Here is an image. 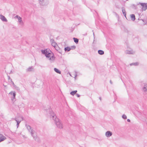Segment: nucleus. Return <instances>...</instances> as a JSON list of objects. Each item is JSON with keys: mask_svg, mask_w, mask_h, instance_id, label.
Instances as JSON below:
<instances>
[{"mask_svg": "<svg viewBox=\"0 0 147 147\" xmlns=\"http://www.w3.org/2000/svg\"><path fill=\"white\" fill-rule=\"evenodd\" d=\"M139 65V63L138 62H136L135 63H131L130 64V65L131 66V65H135V66H137Z\"/></svg>", "mask_w": 147, "mask_h": 147, "instance_id": "obj_18", "label": "nucleus"}, {"mask_svg": "<svg viewBox=\"0 0 147 147\" xmlns=\"http://www.w3.org/2000/svg\"><path fill=\"white\" fill-rule=\"evenodd\" d=\"M32 67H29V68H28V69H27L28 71H32Z\"/></svg>", "mask_w": 147, "mask_h": 147, "instance_id": "obj_27", "label": "nucleus"}, {"mask_svg": "<svg viewBox=\"0 0 147 147\" xmlns=\"http://www.w3.org/2000/svg\"><path fill=\"white\" fill-rule=\"evenodd\" d=\"M11 83L12 85H13V86L14 87H16V86L15 85L14 82H13V81H12V80L11 79Z\"/></svg>", "mask_w": 147, "mask_h": 147, "instance_id": "obj_26", "label": "nucleus"}, {"mask_svg": "<svg viewBox=\"0 0 147 147\" xmlns=\"http://www.w3.org/2000/svg\"><path fill=\"white\" fill-rule=\"evenodd\" d=\"M76 46H73L70 47L71 50H74L76 48Z\"/></svg>", "mask_w": 147, "mask_h": 147, "instance_id": "obj_24", "label": "nucleus"}, {"mask_svg": "<svg viewBox=\"0 0 147 147\" xmlns=\"http://www.w3.org/2000/svg\"><path fill=\"white\" fill-rule=\"evenodd\" d=\"M21 119H22V120H21V121H23V120H24V119H23V117H21Z\"/></svg>", "mask_w": 147, "mask_h": 147, "instance_id": "obj_38", "label": "nucleus"}, {"mask_svg": "<svg viewBox=\"0 0 147 147\" xmlns=\"http://www.w3.org/2000/svg\"><path fill=\"white\" fill-rule=\"evenodd\" d=\"M40 1V4L42 6H45L47 5L49 3V0H39Z\"/></svg>", "mask_w": 147, "mask_h": 147, "instance_id": "obj_5", "label": "nucleus"}, {"mask_svg": "<svg viewBox=\"0 0 147 147\" xmlns=\"http://www.w3.org/2000/svg\"><path fill=\"white\" fill-rule=\"evenodd\" d=\"M136 38L137 40H138V37H136Z\"/></svg>", "mask_w": 147, "mask_h": 147, "instance_id": "obj_39", "label": "nucleus"}, {"mask_svg": "<svg viewBox=\"0 0 147 147\" xmlns=\"http://www.w3.org/2000/svg\"><path fill=\"white\" fill-rule=\"evenodd\" d=\"M70 74V76H71V74Z\"/></svg>", "mask_w": 147, "mask_h": 147, "instance_id": "obj_41", "label": "nucleus"}, {"mask_svg": "<svg viewBox=\"0 0 147 147\" xmlns=\"http://www.w3.org/2000/svg\"><path fill=\"white\" fill-rule=\"evenodd\" d=\"M125 53L127 54H133L135 53L134 51H133L132 50H127L125 52Z\"/></svg>", "mask_w": 147, "mask_h": 147, "instance_id": "obj_10", "label": "nucleus"}, {"mask_svg": "<svg viewBox=\"0 0 147 147\" xmlns=\"http://www.w3.org/2000/svg\"><path fill=\"white\" fill-rule=\"evenodd\" d=\"M26 126L29 132H30L32 136L35 141L37 140V136L35 131L33 130L30 126L27 124H26Z\"/></svg>", "mask_w": 147, "mask_h": 147, "instance_id": "obj_3", "label": "nucleus"}, {"mask_svg": "<svg viewBox=\"0 0 147 147\" xmlns=\"http://www.w3.org/2000/svg\"><path fill=\"white\" fill-rule=\"evenodd\" d=\"M131 20L133 21H134L136 19L135 16L134 14L131 15Z\"/></svg>", "mask_w": 147, "mask_h": 147, "instance_id": "obj_16", "label": "nucleus"}, {"mask_svg": "<svg viewBox=\"0 0 147 147\" xmlns=\"http://www.w3.org/2000/svg\"><path fill=\"white\" fill-rule=\"evenodd\" d=\"M142 89L144 91H147V84H145L144 85V87Z\"/></svg>", "mask_w": 147, "mask_h": 147, "instance_id": "obj_12", "label": "nucleus"}, {"mask_svg": "<svg viewBox=\"0 0 147 147\" xmlns=\"http://www.w3.org/2000/svg\"><path fill=\"white\" fill-rule=\"evenodd\" d=\"M76 95L78 97H80V95L78 94H76Z\"/></svg>", "mask_w": 147, "mask_h": 147, "instance_id": "obj_31", "label": "nucleus"}, {"mask_svg": "<svg viewBox=\"0 0 147 147\" xmlns=\"http://www.w3.org/2000/svg\"><path fill=\"white\" fill-rule=\"evenodd\" d=\"M122 117L124 119H126L127 118L125 114H123L122 115Z\"/></svg>", "mask_w": 147, "mask_h": 147, "instance_id": "obj_25", "label": "nucleus"}, {"mask_svg": "<svg viewBox=\"0 0 147 147\" xmlns=\"http://www.w3.org/2000/svg\"><path fill=\"white\" fill-rule=\"evenodd\" d=\"M16 17L17 18H18V19L19 18V17H20L19 16H18V15H17L16 16Z\"/></svg>", "mask_w": 147, "mask_h": 147, "instance_id": "obj_36", "label": "nucleus"}, {"mask_svg": "<svg viewBox=\"0 0 147 147\" xmlns=\"http://www.w3.org/2000/svg\"><path fill=\"white\" fill-rule=\"evenodd\" d=\"M42 53L45 55L47 58H49V60L51 62H53L55 59L54 53L51 51L49 49H46L45 50H41Z\"/></svg>", "mask_w": 147, "mask_h": 147, "instance_id": "obj_2", "label": "nucleus"}, {"mask_svg": "<svg viewBox=\"0 0 147 147\" xmlns=\"http://www.w3.org/2000/svg\"><path fill=\"white\" fill-rule=\"evenodd\" d=\"M14 120L16 121L17 124L16 125L17 127L18 128L19 126V125L20 124V123L21 121V120L20 121H18L17 120V119L16 118H15L14 119Z\"/></svg>", "mask_w": 147, "mask_h": 147, "instance_id": "obj_13", "label": "nucleus"}, {"mask_svg": "<svg viewBox=\"0 0 147 147\" xmlns=\"http://www.w3.org/2000/svg\"><path fill=\"white\" fill-rule=\"evenodd\" d=\"M98 53L100 55H102L104 54V52L103 51L99 50L98 51Z\"/></svg>", "mask_w": 147, "mask_h": 147, "instance_id": "obj_17", "label": "nucleus"}, {"mask_svg": "<svg viewBox=\"0 0 147 147\" xmlns=\"http://www.w3.org/2000/svg\"><path fill=\"white\" fill-rule=\"evenodd\" d=\"M127 121L128 122H130V120L129 119H127Z\"/></svg>", "mask_w": 147, "mask_h": 147, "instance_id": "obj_35", "label": "nucleus"}, {"mask_svg": "<svg viewBox=\"0 0 147 147\" xmlns=\"http://www.w3.org/2000/svg\"><path fill=\"white\" fill-rule=\"evenodd\" d=\"M73 39L74 40V42L76 43L77 44L79 40L78 39L75 38H73Z\"/></svg>", "mask_w": 147, "mask_h": 147, "instance_id": "obj_19", "label": "nucleus"}, {"mask_svg": "<svg viewBox=\"0 0 147 147\" xmlns=\"http://www.w3.org/2000/svg\"><path fill=\"white\" fill-rule=\"evenodd\" d=\"M64 50L66 52H69L71 50V49L70 48V47H65L64 48Z\"/></svg>", "mask_w": 147, "mask_h": 147, "instance_id": "obj_14", "label": "nucleus"}, {"mask_svg": "<svg viewBox=\"0 0 147 147\" xmlns=\"http://www.w3.org/2000/svg\"><path fill=\"white\" fill-rule=\"evenodd\" d=\"M55 48L56 50H57V51H58V50H59V49H60L59 47H56Z\"/></svg>", "mask_w": 147, "mask_h": 147, "instance_id": "obj_28", "label": "nucleus"}, {"mask_svg": "<svg viewBox=\"0 0 147 147\" xmlns=\"http://www.w3.org/2000/svg\"><path fill=\"white\" fill-rule=\"evenodd\" d=\"M131 7L132 8L134 9H137V8L136 7V5L135 4H132L131 5Z\"/></svg>", "mask_w": 147, "mask_h": 147, "instance_id": "obj_21", "label": "nucleus"}, {"mask_svg": "<svg viewBox=\"0 0 147 147\" xmlns=\"http://www.w3.org/2000/svg\"><path fill=\"white\" fill-rule=\"evenodd\" d=\"M93 35H94V33H93Z\"/></svg>", "mask_w": 147, "mask_h": 147, "instance_id": "obj_42", "label": "nucleus"}, {"mask_svg": "<svg viewBox=\"0 0 147 147\" xmlns=\"http://www.w3.org/2000/svg\"><path fill=\"white\" fill-rule=\"evenodd\" d=\"M0 19L3 22H7V20L5 17L3 15L1 14L0 15Z\"/></svg>", "mask_w": 147, "mask_h": 147, "instance_id": "obj_7", "label": "nucleus"}, {"mask_svg": "<svg viewBox=\"0 0 147 147\" xmlns=\"http://www.w3.org/2000/svg\"><path fill=\"white\" fill-rule=\"evenodd\" d=\"M146 24H147V22H146Z\"/></svg>", "mask_w": 147, "mask_h": 147, "instance_id": "obj_43", "label": "nucleus"}, {"mask_svg": "<svg viewBox=\"0 0 147 147\" xmlns=\"http://www.w3.org/2000/svg\"><path fill=\"white\" fill-rule=\"evenodd\" d=\"M99 99L100 100H101V98L100 97H99Z\"/></svg>", "mask_w": 147, "mask_h": 147, "instance_id": "obj_40", "label": "nucleus"}, {"mask_svg": "<svg viewBox=\"0 0 147 147\" xmlns=\"http://www.w3.org/2000/svg\"><path fill=\"white\" fill-rule=\"evenodd\" d=\"M57 44L55 42H53L51 43V45L54 47H55L56 45Z\"/></svg>", "mask_w": 147, "mask_h": 147, "instance_id": "obj_22", "label": "nucleus"}, {"mask_svg": "<svg viewBox=\"0 0 147 147\" xmlns=\"http://www.w3.org/2000/svg\"><path fill=\"white\" fill-rule=\"evenodd\" d=\"M77 76V75L76 73L75 74V77H74L75 78Z\"/></svg>", "mask_w": 147, "mask_h": 147, "instance_id": "obj_37", "label": "nucleus"}, {"mask_svg": "<svg viewBox=\"0 0 147 147\" xmlns=\"http://www.w3.org/2000/svg\"><path fill=\"white\" fill-rule=\"evenodd\" d=\"M49 115L51 119H53L57 127L58 128L61 129L63 127L62 123L59 119L57 117L55 114L53 113L52 110L51 109H49Z\"/></svg>", "mask_w": 147, "mask_h": 147, "instance_id": "obj_1", "label": "nucleus"}, {"mask_svg": "<svg viewBox=\"0 0 147 147\" xmlns=\"http://www.w3.org/2000/svg\"><path fill=\"white\" fill-rule=\"evenodd\" d=\"M18 19V21L20 23H21L22 22V18L20 17H19V18Z\"/></svg>", "mask_w": 147, "mask_h": 147, "instance_id": "obj_23", "label": "nucleus"}, {"mask_svg": "<svg viewBox=\"0 0 147 147\" xmlns=\"http://www.w3.org/2000/svg\"><path fill=\"white\" fill-rule=\"evenodd\" d=\"M58 51L59 53H60L61 54V51L60 50V49H59V50Z\"/></svg>", "mask_w": 147, "mask_h": 147, "instance_id": "obj_30", "label": "nucleus"}, {"mask_svg": "<svg viewBox=\"0 0 147 147\" xmlns=\"http://www.w3.org/2000/svg\"><path fill=\"white\" fill-rule=\"evenodd\" d=\"M16 88L17 90H20V88L18 87H16Z\"/></svg>", "mask_w": 147, "mask_h": 147, "instance_id": "obj_33", "label": "nucleus"}, {"mask_svg": "<svg viewBox=\"0 0 147 147\" xmlns=\"http://www.w3.org/2000/svg\"><path fill=\"white\" fill-rule=\"evenodd\" d=\"M110 83H111V84H113V82L111 80H110Z\"/></svg>", "mask_w": 147, "mask_h": 147, "instance_id": "obj_34", "label": "nucleus"}, {"mask_svg": "<svg viewBox=\"0 0 147 147\" xmlns=\"http://www.w3.org/2000/svg\"><path fill=\"white\" fill-rule=\"evenodd\" d=\"M126 1H127L128 0H126Z\"/></svg>", "mask_w": 147, "mask_h": 147, "instance_id": "obj_44", "label": "nucleus"}, {"mask_svg": "<svg viewBox=\"0 0 147 147\" xmlns=\"http://www.w3.org/2000/svg\"><path fill=\"white\" fill-rule=\"evenodd\" d=\"M122 13H123V15H124V16L126 18V19L127 20H128V19H127V18H126V11H125V9H124V8L123 7H122Z\"/></svg>", "mask_w": 147, "mask_h": 147, "instance_id": "obj_11", "label": "nucleus"}, {"mask_svg": "<svg viewBox=\"0 0 147 147\" xmlns=\"http://www.w3.org/2000/svg\"><path fill=\"white\" fill-rule=\"evenodd\" d=\"M8 76V80H11V79L10 78V76Z\"/></svg>", "mask_w": 147, "mask_h": 147, "instance_id": "obj_32", "label": "nucleus"}, {"mask_svg": "<svg viewBox=\"0 0 147 147\" xmlns=\"http://www.w3.org/2000/svg\"><path fill=\"white\" fill-rule=\"evenodd\" d=\"M137 6L141 9V11H142L147 9V3H140L137 4Z\"/></svg>", "mask_w": 147, "mask_h": 147, "instance_id": "obj_4", "label": "nucleus"}, {"mask_svg": "<svg viewBox=\"0 0 147 147\" xmlns=\"http://www.w3.org/2000/svg\"><path fill=\"white\" fill-rule=\"evenodd\" d=\"M6 139V138L2 134H0V142H2Z\"/></svg>", "mask_w": 147, "mask_h": 147, "instance_id": "obj_8", "label": "nucleus"}, {"mask_svg": "<svg viewBox=\"0 0 147 147\" xmlns=\"http://www.w3.org/2000/svg\"><path fill=\"white\" fill-rule=\"evenodd\" d=\"M9 94L12 95L13 97L11 98V99L12 100L15 99L16 93L15 92H13V91H11L9 93Z\"/></svg>", "mask_w": 147, "mask_h": 147, "instance_id": "obj_6", "label": "nucleus"}, {"mask_svg": "<svg viewBox=\"0 0 147 147\" xmlns=\"http://www.w3.org/2000/svg\"><path fill=\"white\" fill-rule=\"evenodd\" d=\"M112 135V133L110 131H107L105 133L106 136L107 137H109Z\"/></svg>", "mask_w": 147, "mask_h": 147, "instance_id": "obj_9", "label": "nucleus"}, {"mask_svg": "<svg viewBox=\"0 0 147 147\" xmlns=\"http://www.w3.org/2000/svg\"><path fill=\"white\" fill-rule=\"evenodd\" d=\"M77 92V90H76L73 91H72L71 92L70 94L72 95H74Z\"/></svg>", "mask_w": 147, "mask_h": 147, "instance_id": "obj_20", "label": "nucleus"}, {"mask_svg": "<svg viewBox=\"0 0 147 147\" xmlns=\"http://www.w3.org/2000/svg\"><path fill=\"white\" fill-rule=\"evenodd\" d=\"M54 70L58 74H60L61 73V71L57 68H54Z\"/></svg>", "mask_w": 147, "mask_h": 147, "instance_id": "obj_15", "label": "nucleus"}, {"mask_svg": "<svg viewBox=\"0 0 147 147\" xmlns=\"http://www.w3.org/2000/svg\"><path fill=\"white\" fill-rule=\"evenodd\" d=\"M51 43L55 42L54 39H51Z\"/></svg>", "mask_w": 147, "mask_h": 147, "instance_id": "obj_29", "label": "nucleus"}]
</instances>
